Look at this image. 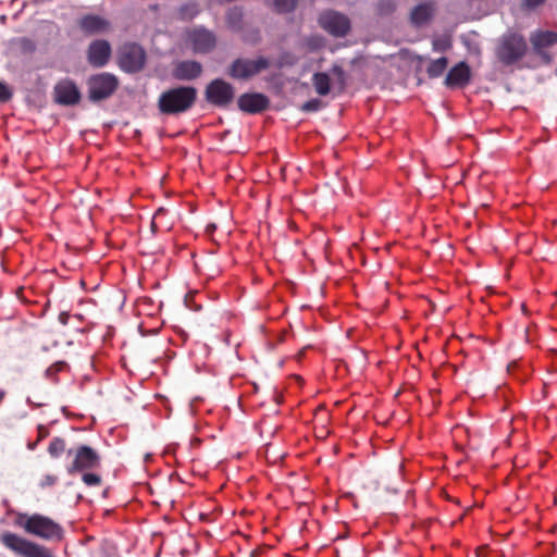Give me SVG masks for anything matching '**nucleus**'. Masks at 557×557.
I'll list each match as a JSON object with an SVG mask.
<instances>
[{"mask_svg": "<svg viewBox=\"0 0 557 557\" xmlns=\"http://www.w3.org/2000/svg\"><path fill=\"white\" fill-rule=\"evenodd\" d=\"M70 313L69 312H61L58 317V320L61 324L66 325L69 323Z\"/></svg>", "mask_w": 557, "mask_h": 557, "instance_id": "nucleus-33", "label": "nucleus"}, {"mask_svg": "<svg viewBox=\"0 0 557 557\" xmlns=\"http://www.w3.org/2000/svg\"><path fill=\"white\" fill-rule=\"evenodd\" d=\"M530 41L535 52L541 53L545 48L557 44V33L552 30H541L531 35Z\"/></svg>", "mask_w": 557, "mask_h": 557, "instance_id": "nucleus-19", "label": "nucleus"}, {"mask_svg": "<svg viewBox=\"0 0 557 557\" xmlns=\"http://www.w3.org/2000/svg\"><path fill=\"white\" fill-rule=\"evenodd\" d=\"M448 65V59L446 57H441L436 60L430 62L426 73L430 78L440 77Z\"/></svg>", "mask_w": 557, "mask_h": 557, "instance_id": "nucleus-21", "label": "nucleus"}, {"mask_svg": "<svg viewBox=\"0 0 557 557\" xmlns=\"http://www.w3.org/2000/svg\"><path fill=\"white\" fill-rule=\"evenodd\" d=\"M545 0H525V5L528 8H536L542 4Z\"/></svg>", "mask_w": 557, "mask_h": 557, "instance_id": "nucleus-34", "label": "nucleus"}, {"mask_svg": "<svg viewBox=\"0 0 557 557\" xmlns=\"http://www.w3.org/2000/svg\"><path fill=\"white\" fill-rule=\"evenodd\" d=\"M238 109L245 113L257 114L267 110L270 106L269 98L259 92H245L237 99Z\"/></svg>", "mask_w": 557, "mask_h": 557, "instance_id": "nucleus-12", "label": "nucleus"}, {"mask_svg": "<svg viewBox=\"0 0 557 557\" xmlns=\"http://www.w3.org/2000/svg\"><path fill=\"white\" fill-rule=\"evenodd\" d=\"M58 478L53 474H46L40 482L41 487L52 486L57 483Z\"/></svg>", "mask_w": 557, "mask_h": 557, "instance_id": "nucleus-32", "label": "nucleus"}, {"mask_svg": "<svg viewBox=\"0 0 557 557\" xmlns=\"http://www.w3.org/2000/svg\"><path fill=\"white\" fill-rule=\"evenodd\" d=\"M25 42H27L28 45H30L32 47H34L33 42L30 40H26L25 39Z\"/></svg>", "mask_w": 557, "mask_h": 557, "instance_id": "nucleus-39", "label": "nucleus"}, {"mask_svg": "<svg viewBox=\"0 0 557 557\" xmlns=\"http://www.w3.org/2000/svg\"><path fill=\"white\" fill-rule=\"evenodd\" d=\"M22 525L27 533L47 541H60L63 536V529L59 523L38 513L27 517Z\"/></svg>", "mask_w": 557, "mask_h": 557, "instance_id": "nucleus-3", "label": "nucleus"}, {"mask_svg": "<svg viewBox=\"0 0 557 557\" xmlns=\"http://www.w3.org/2000/svg\"><path fill=\"white\" fill-rule=\"evenodd\" d=\"M53 96L54 101L62 106L77 104L82 97L78 87L70 78L61 79L55 84Z\"/></svg>", "mask_w": 557, "mask_h": 557, "instance_id": "nucleus-11", "label": "nucleus"}, {"mask_svg": "<svg viewBox=\"0 0 557 557\" xmlns=\"http://www.w3.org/2000/svg\"><path fill=\"white\" fill-rule=\"evenodd\" d=\"M320 108H321V100H319V99L308 100L301 106V110L305 112H314V111H318Z\"/></svg>", "mask_w": 557, "mask_h": 557, "instance_id": "nucleus-29", "label": "nucleus"}, {"mask_svg": "<svg viewBox=\"0 0 557 557\" xmlns=\"http://www.w3.org/2000/svg\"><path fill=\"white\" fill-rule=\"evenodd\" d=\"M111 53L112 49L107 40H94L87 49L88 63L94 67H102L108 64Z\"/></svg>", "mask_w": 557, "mask_h": 557, "instance_id": "nucleus-13", "label": "nucleus"}, {"mask_svg": "<svg viewBox=\"0 0 557 557\" xmlns=\"http://www.w3.org/2000/svg\"><path fill=\"white\" fill-rule=\"evenodd\" d=\"M319 25L334 37H344L350 30V21L339 12L329 10L320 14Z\"/></svg>", "mask_w": 557, "mask_h": 557, "instance_id": "nucleus-10", "label": "nucleus"}, {"mask_svg": "<svg viewBox=\"0 0 557 557\" xmlns=\"http://www.w3.org/2000/svg\"><path fill=\"white\" fill-rule=\"evenodd\" d=\"M332 74L336 77L341 88L344 89L346 86V75L341 65L334 64L331 70Z\"/></svg>", "mask_w": 557, "mask_h": 557, "instance_id": "nucleus-27", "label": "nucleus"}, {"mask_svg": "<svg viewBox=\"0 0 557 557\" xmlns=\"http://www.w3.org/2000/svg\"><path fill=\"white\" fill-rule=\"evenodd\" d=\"M435 12L433 2H423L416 5L410 12V21L414 26H421L428 23Z\"/></svg>", "mask_w": 557, "mask_h": 557, "instance_id": "nucleus-18", "label": "nucleus"}, {"mask_svg": "<svg viewBox=\"0 0 557 557\" xmlns=\"http://www.w3.org/2000/svg\"><path fill=\"white\" fill-rule=\"evenodd\" d=\"M87 96L89 101L97 103L109 99L119 88V78L108 72L94 74L88 77Z\"/></svg>", "mask_w": 557, "mask_h": 557, "instance_id": "nucleus-2", "label": "nucleus"}, {"mask_svg": "<svg viewBox=\"0 0 557 557\" xmlns=\"http://www.w3.org/2000/svg\"><path fill=\"white\" fill-rule=\"evenodd\" d=\"M194 86H177L163 91L158 99V109L162 114L176 115L190 110L197 100Z\"/></svg>", "mask_w": 557, "mask_h": 557, "instance_id": "nucleus-1", "label": "nucleus"}, {"mask_svg": "<svg viewBox=\"0 0 557 557\" xmlns=\"http://www.w3.org/2000/svg\"><path fill=\"white\" fill-rule=\"evenodd\" d=\"M471 79V71L466 62H459L453 66L445 78L447 87H465Z\"/></svg>", "mask_w": 557, "mask_h": 557, "instance_id": "nucleus-16", "label": "nucleus"}, {"mask_svg": "<svg viewBox=\"0 0 557 557\" xmlns=\"http://www.w3.org/2000/svg\"><path fill=\"white\" fill-rule=\"evenodd\" d=\"M319 411H324V407H323V406H319V407L317 408V412H319Z\"/></svg>", "mask_w": 557, "mask_h": 557, "instance_id": "nucleus-38", "label": "nucleus"}, {"mask_svg": "<svg viewBox=\"0 0 557 557\" xmlns=\"http://www.w3.org/2000/svg\"><path fill=\"white\" fill-rule=\"evenodd\" d=\"M189 40L196 52L207 53L215 47V36L205 28H196L189 34Z\"/></svg>", "mask_w": 557, "mask_h": 557, "instance_id": "nucleus-14", "label": "nucleus"}, {"mask_svg": "<svg viewBox=\"0 0 557 557\" xmlns=\"http://www.w3.org/2000/svg\"><path fill=\"white\" fill-rule=\"evenodd\" d=\"M202 73V65L195 60L180 61L174 65L173 77L178 81H194Z\"/></svg>", "mask_w": 557, "mask_h": 557, "instance_id": "nucleus-15", "label": "nucleus"}, {"mask_svg": "<svg viewBox=\"0 0 557 557\" xmlns=\"http://www.w3.org/2000/svg\"><path fill=\"white\" fill-rule=\"evenodd\" d=\"M432 47L434 51L445 52L451 48V40L448 36H441L433 39Z\"/></svg>", "mask_w": 557, "mask_h": 557, "instance_id": "nucleus-24", "label": "nucleus"}, {"mask_svg": "<svg viewBox=\"0 0 557 557\" xmlns=\"http://www.w3.org/2000/svg\"><path fill=\"white\" fill-rule=\"evenodd\" d=\"M377 10L380 14L388 15L395 12L396 4L393 0H381L377 4Z\"/></svg>", "mask_w": 557, "mask_h": 557, "instance_id": "nucleus-25", "label": "nucleus"}, {"mask_svg": "<svg viewBox=\"0 0 557 557\" xmlns=\"http://www.w3.org/2000/svg\"><path fill=\"white\" fill-rule=\"evenodd\" d=\"M527 48V42L521 35L509 33L502 37L496 55L505 65H511L524 57Z\"/></svg>", "mask_w": 557, "mask_h": 557, "instance_id": "nucleus-5", "label": "nucleus"}, {"mask_svg": "<svg viewBox=\"0 0 557 557\" xmlns=\"http://www.w3.org/2000/svg\"><path fill=\"white\" fill-rule=\"evenodd\" d=\"M67 456H73V461L66 467L69 474L76 472L89 471L100 466L99 454L87 445H81L75 449L66 450Z\"/></svg>", "mask_w": 557, "mask_h": 557, "instance_id": "nucleus-7", "label": "nucleus"}, {"mask_svg": "<svg viewBox=\"0 0 557 557\" xmlns=\"http://www.w3.org/2000/svg\"><path fill=\"white\" fill-rule=\"evenodd\" d=\"M297 1L298 0H273V7L277 13H289L295 10Z\"/></svg>", "mask_w": 557, "mask_h": 557, "instance_id": "nucleus-23", "label": "nucleus"}, {"mask_svg": "<svg viewBox=\"0 0 557 557\" xmlns=\"http://www.w3.org/2000/svg\"><path fill=\"white\" fill-rule=\"evenodd\" d=\"M270 67V61L265 57L257 59L237 58L227 69V75L237 81H248Z\"/></svg>", "mask_w": 557, "mask_h": 557, "instance_id": "nucleus-4", "label": "nucleus"}, {"mask_svg": "<svg viewBox=\"0 0 557 557\" xmlns=\"http://www.w3.org/2000/svg\"><path fill=\"white\" fill-rule=\"evenodd\" d=\"M48 454L52 458H59L66 450L65 440L62 437H53L48 446Z\"/></svg>", "mask_w": 557, "mask_h": 557, "instance_id": "nucleus-22", "label": "nucleus"}, {"mask_svg": "<svg viewBox=\"0 0 557 557\" xmlns=\"http://www.w3.org/2000/svg\"><path fill=\"white\" fill-rule=\"evenodd\" d=\"M78 25L79 28L87 35L104 33L110 28L109 21L95 14L84 15L79 20Z\"/></svg>", "mask_w": 557, "mask_h": 557, "instance_id": "nucleus-17", "label": "nucleus"}, {"mask_svg": "<svg viewBox=\"0 0 557 557\" xmlns=\"http://www.w3.org/2000/svg\"><path fill=\"white\" fill-rule=\"evenodd\" d=\"M39 434H40V436H45L46 435V433L44 434V426H39Z\"/></svg>", "mask_w": 557, "mask_h": 557, "instance_id": "nucleus-37", "label": "nucleus"}, {"mask_svg": "<svg viewBox=\"0 0 557 557\" xmlns=\"http://www.w3.org/2000/svg\"><path fill=\"white\" fill-rule=\"evenodd\" d=\"M1 542L9 549L22 557H53L52 553L47 547L30 542L14 533H3Z\"/></svg>", "mask_w": 557, "mask_h": 557, "instance_id": "nucleus-6", "label": "nucleus"}, {"mask_svg": "<svg viewBox=\"0 0 557 557\" xmlns=\"http://www.w3.org/2000/svg\"><path fill=\"white\" fill-rule=\"evenodd\" d=\"M285 57L287 58V61H286V62H287L289 65H293V64L295 63V58H294L292 54L286 53V54H285Z\"/></svg>", "mask_w": 557, "mask_h": 557, "instance_id": "nucleus-36", "label": "nucleus"}, {"mask_svg": "<svg viewBox=\"0 0 557 557\" xmlns=\"http://www.w3.org/2000/svg\"><path fill=\"white\" fill-rule=\"evenodd\" d=\"M198 12L199 11H198L197 4H195V3L182 5L180 9L181 16L183 18H188V20H191L193 17H195L198 14Z\"/></svg>", "mask_w": 557, "mask_h": 557, "instance_id": "nucleus-26", "label": "nucleus"}, {"mask_svg": "<svg viewBox=\"0 0 557 557\" xmlns=\"http://www.w3.org/2000/svg\"><path fill=\"white\" fill-rule=\"evenodd\" d=\"M13 96V92L12 90L10 89V87L0 82V102H7L9 101Z\"/></svg>", "mask_w": 557, "mask_h": 557, "instance_id": "nucleus-31", "label": "nucleus"}, {"mask_svg": "<svg viewBox=\"0 0 557 557\" xmlns=\"http://www.w3.org/2000/svg\"><path fill=\"white\" fill-rule=\"evenodd\" d=\"M146 63V52L137 44H125L119 52V65L126 73L141 71Z\"/></svg>", "mask_w": 557, "mask_h": 557, "instance_id": "nucleus-9", "label": "nucleus"}, {"mask_svg": "<svg viewBox=\"0 0 557 557\" xmlns=\"http://www.w3.org/2000/svg\"><path fill=\"white\" fill-rule=\"evenodd\" d=\"M83 482L88 486H99L102 482L101 476L91 472L82 475Z\"/></svg>", "mask_w": 557, "mask_h": 557, "instance_id": "nucleus-28", "label": "nucleus"}, {"mask_svg": "<svg viewBox=\"0 0 557 557\" xmlns=\"http://www.w3.org/2000/svg\"><path fill=\"white\" fill-rule=\"evenodd\" d=\"M312 84L318 95L326 96L330 90V76L326 73L318 72L312 76Z\"/></svg>", "mask_w": 557, "mask_h": 557, "instance_id": "nucleus-20", "label": "nucleus"}, {"mask_svg": "<svg viewBox=\"0 0 557 557\" xmlns=\"http://www.w3.org/2000/svg\"><path fill=\"white\" fill-rule=\"evenodd\" d=\"M363 61H364L363 57H356V58H354V59L350 61V64H351L352 66H355V65H358L359 63H361V62H363Z\"/></svg>", "mask_w": 557, "mask_h": 557, "instance_id": "nucleus-35", "label": "nucleus"}, {"mask_svg": "<svg viewBox=\"0 0 557 557\" xmlns=\"http://www.w3.org/2000/svg\"><path fill=\"white\" fill-rule=\"evenodd\" d=\"M227 22L228 24L235 26L242 21V12L238 9H232L227 12Z\"/></svg>", "mask_w": 557, "mask_h": 557, "instance_id": "nucleus-30", "label": "nucleus"}, {"mask_svg": "<svg viewBox=\"0 0 557 557\" xmlns=\"http://www.w3.org/2000/svg\"><path fill=\"white\" fill-rule=\"evenodd\" d=\"M235 98V89L224 79L211 81L205 89V99L208 103L218 108H227Z\"/></svg>", "mask_w": 557, "mask_h": 557, "instance_id": "nucleus-8", "label": "nucleus"}]
</instances>
